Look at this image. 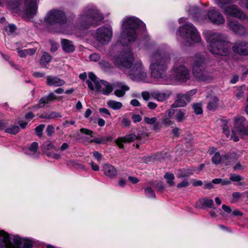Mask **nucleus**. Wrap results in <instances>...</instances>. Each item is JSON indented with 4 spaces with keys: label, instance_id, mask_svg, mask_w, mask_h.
Here are the masks:
<instances>
[{
    "label": "nucleus",
    "instance_id": "30",
    "mask_svg": "<svg viewBox=\"0 0 248 248\" xmlns=\"http://www.w3.org/2000/svg\"><path fill=\"white\" fill-rule=\"evenodd\" d=\"M186 110L184 109L177 110L175 111L174 118L177 122L180 123L186 119Z\"/></svg>",
    "mask_w": 248,
    "mask_h": 248
},
{
    "label": "nucleus",
    "instance_id": "61",
    "mask_svg": "<svg viewBox=\"0 0 248 248\" xmlns=\"http://www.w3.org/2000/svg\"><path fill=\"white\" fill-rule=\"evenodd\" d=\"M142 96L145 100H148L150 98V94L147 92H143L142 93Z\"/></svg>",
    "mask_w": 248,
    "mask_h": 248
},
{
    "label": "nucleus",
    "instance_id": "33",
    "mask_svg": "<svg viewBox=\"0 0 248 248\" xmlns=\"http://www.w3.org/2000/svg\"><path fill=\"white\" fill-rule=\"evenodd\" d=\"M192 174V173L189 170H179L178 171L177 176V178H181L183 177H188Z\"/></svg>",
    "mask_w": 248,
    "mask_h": 248
},
{
    "label": "nucleus",
    "instance_id": "17",
    "mask_svg": "<svg viewBox=\"0 0 248 248\" xmlns=\"http://www.w3.org/2000/svg\"><path fill=\"white\" fill-rule=\"evenodd\" d=\"M228 26L236 34L243 35L246 33V28L240 25L236 20H229Z\"/></svg>",
    "mask_w": 248,
    "mask_h": 248
},
{
    "label": "nucleus",
    "instance_id": "11",
    "mask_svg": "<svg viewBox=\"0 0 248 248\" xmlns=\"http://www.w3.org/2000/svg\"><path fill=\"white\" fill-rule=\"evenodd\" d=\"M48 24L55 23L64 24L67 22L65 13L61 10L54 9L49 11L45 19Z\"/></svg>",
    "mask_w": 248,
    "mask_h": 248
},
{
    "label": "nucleus",
    "instance_id": "19",
    "mask_svg": "<svg viewBox=\"0 0 248 248\" xmlns=\"http://www.w3.org/2000/svg\"><path fill=\"white\" fill-rule=\"evenodd\" d=\"M115 87L117 89L114 91V93L116 96L119 97L124 96L126 92L129 91L130 89L127 85L123 82H117L115 85Z\"/></svg>",
    "mask_w": 248,
    "mask_h": 248
},
{
    "label": "nucleus",
    "instance_id": "57",
    "mask_svg": "<svg viewBox=\"0 0 248 248\" xmlns=\"http://www.w3.org/2000/svg\"><path fill=\"white\" fill-rule=\"evenodd\" d=\"M239 4L241 7H244L248 10V0H242Z\"/></svg>",
    "mask_w": 248,
    "mask_h": 248
},
{
    "label": "nucleus",
    "instance_id": "22",
    "mask_svg": "<svg viewBox=\"0 0 248 248\" xmlns=\"http://www.w3.org/2000/svg\"><path fill=\"white\" fill-rule=\"evenodd\" d=\"M46 83L49 86L56 87L61 86L65 84L64 80L56 77L48 76L46 78Z\"/></svg>",
    "mask_w": 248,
    "mask_h": 248
},
{
    "label": "nucleus",
    "instance_id": "53",
    "mask_svg": "<svg viewBox=\"0 0 248 248\" xmlns=\"http://www.w3.org/2000/svg\"><path fill=\"white\" fill-rule=\"evenodd\" d=\"M141 119V117L140 115L135 114L132 116V120L134 123L140 122Z\"/></svg>",
    "mask_w": 248,
    "mask_h": 248
},
{
    "label": "nucleus",
    "instance_id": "56",
    "mask_svg": "<svg viewBox=\"0 0 248 248\" xmlns=\"http://www.w3.org/2000/svg\"><path fill=\"white\" fill-rule=\"evenodd\" d=\"M222 208L225 212H226L227 213L230 214L232 212V210L231 209V208L229 206L225 204H223L222 205Z\"/></svg>",
    "mask_w": 248,
    "mask_h": 248
},
{
    "label": "nucleus",
    "instance_id": "14",
    "mask_svg": "<svg viewBox=\"0 0 248 248\" xmlns=\"http://www.w3.org/2000/svg\"><path fill=\"white\" fill-rule=\"evenodd\" d=\"M197 93V90H191L185 94L179 93L177 94V98L175 102L172 105L174 108L184 107L187 103L191 100V96Z\"/></svg>",
    "mask_w": 248,
    "mask_h": 248
},
{
    "label": "nucleus",
    "instance_id": "12",
    "mask_svg": "<svg viewBox=\"0 0 248 248\" xmlns=\"http://www.w3.org/2000/svg\"><path fill=\"white\" fill-rule=\"evenodd\" d=\"M112 36V29L110 26H103L96 31L94 37L97 41L102 45L108 43Z\"/></svg>",
    "mask_w": 248,
    "mask_h": 248
},
{
    "label": "nucleus",
    "instance_id": "59",
    "mask_svg": "<svg viewBox=\"0 0 248 248\" xmlns=\"http://www.w3.org/2000/svg\"><path fill=\"white\" fill-rule=\"evenodd\" d=\"M130 104L134 107H138L140 106V103L137 99H132L130 101Z\"/></svg>",
    "mask_w": 248,
    "mask_h": 248
},
{
    "label": "nucleus",
    "instance_id": "38",
    "mask_svg": "<svg viewBox=\"0 0 248 248\" xmlns=\"http://www.w3.org/2000/svg\"><path fill=\"white\" fill-rule=\"evenodd\" d=\"M193 108L196 114H201L202 113V106L201 103L194 104L193 105Z\"/></svg>",
    "mask_w": 248,
    "mask_h": 248
},
{
    "label": "nucleus",
    "instance_id": "26",
    "mask_svg": "<svg viewBox=\"0 0 248 248\" xmlns=\"http://www.w3.org/2000/svg\"><path fill=\"white\" fill-rule=\"evenodd\" d=\"M216 151V148H211L209 149L208 152L210 155L214 154L212 158V162L215 164H218L221 161V157L220 154L218 152H217Z\"/></svg>",
    "mask_w": 248,
    "mask_h": 248
},
{
    "label": "nucleus",
    "instance_id": "4",
    "mask_svg": "<svg viewBox=\"0 0 248 248\" xmlns=\"http://www.w3.org/2000/svg\"><path fill=\"white\" fill-rule=\"evenodd\" d=\"M140 27L145 29V24L138 18L134 16L125 17L122 24L121 41L124 45L134 41L137 36L136 30Z\"/></svg>",
    "mask_w": 248,
    "mask_h": 248
},
{
    "label": "nucleus",
    "instance_id": "9",
    "mask_svg": "<svg viewBox=\"0 0 248 248\" xmlns=\"http://www.w3.org/2000/svg\"><path fill=\"white\" fill-rule=\"evenodd\" d=\"M204 59L201 56H196L192 67L193 74L200 81H205L210 78L209 73L203 66Z\"/></svg>",
    "mask_w": 248,
    "mask_h": 248
},
{
    "label": "nucleus",
    "instance_id": "63",
    "mask_svg": "<svg viewBox=\"0 0 248 248\" xmlns=\"http://www.w3.org/2000/svg\"><path fill=\"white\" fill-rule=\"evenodd\" d=\"M223 133L225 134V135L227 137H229L230 136V131L228 129V126H226V125H225L223 127Z\"/></svg>",
    "mask_w": 248,
    "mask_h": 248
},
{
    "label": "nucleus",
    "instance_id": "20",
    "mask_svg": "<svg viewBox=\"0 0 248 248\" xmlns=\"http://www.w3.org/2000/svg\"><path fill=\"white\" fill-rule=\"evenodd\" d=\"M103 171L104 174L110 178H115L117 176V171L112 165L109 164H105L103 166Z\"/></svg>",
    "mask_w": 248,
    "mask_h": 248
},
{
    "label": "nucleus",
    "instance_id": "62",
    "mask_svg": "<svg viewBox=\"0 0 248 248\" xmlns=\"http://www.w3.org/2000/svg\"><path fill=\"white\" fill-rule=\"evenodd\" d=\"M69 148V145L67 143H63L60 148L61 151H64Z\"/></svg>",
    "mask_w": 248,
    "mask_h": 248
},
{
    "label": "nucleus",
    "instance_id": "46",
    "mask_svg": "<svg viewBox=\"0 0 248 248\" xmlns=\"http://www.w3.org/2000/svg\"><path fill=\"white\" fill-rule=\"evenodd\" d=\"M47 134L49 136H51L54 133V127L51 125H48L46 129Z\"/></svg>",
    "mask_w": 248,
    "mask_h": 248
},
{
    "label": "nucleus",
    "instance_id": "42",
    "mask_svg": "<svg viewBox=\"0 0 248 248\" xmlns=\"http://www.w3.org/2000/svg\"><path fill=\"white\" fill-rule=\"evenodd\" d=\"M145 192L148 198H155V194L151 188H147L145 189Z\"/></svg>",
    "mask_w": 248,
    "mask_h": 248
},
{
    "label": "nucleus",
    "instance_id": "36",
    "mask_svg": "<svg viewBox=\"0 0 248 248\" xmlns=\"http://www.w3.org/2000/svg\"><path fill=\"white\" fill-rule=\"evenodd\" d=\"M170 94L167 93H158L155 95L156 99L160 101L163 102L169 98Z\"/></svg>",
    "mask_w": 248,
    "mask_h": 248
},
{
    "label": "nucleus",
    "instance_id": "16",
    "mask_svg": "<svg viewBox=\"0 0 248 248\" xmlns=\"http://www.w3.org/2000/svg\"><path fill=\"white\" fill-rule=\"evenodd\" d=\"M204 19H208L211 22L217 25L223 24L225 22V18L222 14L215 8H212L208 12L207 17H205Z\"/></svg>",
    "mask_w": 248,
    "mask_h": 248
},
{
    "label": "nucleus",
    "instance_id": "10",
    "mask_svg": "<svg viewBox=\"0 0 248 248\" xmlns=\"http://www.w3.org/2000/svg\"><path fill=\"white\" fill-rule=\"evenodd\" d=\"M228 2H221L218 1L217 5L223 10L224 13L228 16L235 17L243 20L247 18L246 15L237 5H227Z\"/></svg>",
    "mask_w": 248,
    "mask_h": 248
},
{
    "label": "nucleus",
    "instance_id": "1",
    "mask_svg": "<svg viewBox=\"0 0 248 248\" xmlns=\"http://www.w3.org/2000/svg\"><path fill=\"white\" fill-rule=\"evenodd\" d=\"M170 54L168 53L156 52L151 58L150 69L152 77L159 80L161 83L169 84L171 80L176 79L185 82L190 78L189 70L184 65L182 59L176 60L171 70V77H167L165 72L170 62Z\"/></svg>",
    "mask_w": 248,
    "mask_h": 248
},
{
    "label": "nucleus",
    "instance_id": "51",
    "mask_svg": "<svg viewBox=\"0 0 248 248\" xmlns=\"http://www.w3.org/2000/svg\"><path fill=\"white\" fill-rule=\"evenodd\" d=\"M100 59V56L97 54H93L90 55V59L91 61L96 62L98 61Z\"/></svg>",
    "mask_w": 248,
    "mask_h": 248
},
{
    "label": "nucleus",
    "instance_id": "7",
    "mask_svg": "<svg viewBox=\"0 0 248 248\" xmlns=\"http://www.w3.org/2000/svg\"><path fill=\"white\" fill-rule=\"evenodd\" d=\"M23 240L18 236L11 238L9 234L0 230V248H22Z\"/></svg>",
    "mask_w": 248,
    "mask_h": 248
},
{
    "label": "nucleus",
    "instance_id": "39",
    "mask_svg": "<svg viewBox=\"0 0 248 248\" xmlns=\"http://www.w3.org/2000/svg\"><path fill=\"white\" fill-rule=\"evenodd\" d=\"M33 246V243L31 240L23 239L22 242V248H31Z\"/></svg>",
    "mask_w": 248,
    "mask_h": 248
},
{
    "label": "nucleus",
    "instance_id": "32",
    "mask_svg": "<svg viewBox=\"0 0 248 248\" xmlns=\"http://www.w3.org/2000/svg\"><path fill=\"white\" fill-rule=\"evenodd\" d=\"M107 105L109 108L114 110L119 109L123 107V104L120 102L111 100L108 101Z\"/></svg>",
    "mask_w": 248,
    "mask_h": 248
},
{
    "label": "nucleus",
    "instance_id": "43",
    "mask_svg": "<svg viewBox=\"0 0 248 248\" xmlns=\"http://www.w3.org/2000/svg\"><path fill=\"white\" fill-rule=\"evenodd\" d=\"M45 125L44 124H40L35 128V131L39 137H41L43 129Z\"/></svg>",
    "mask_w": 248,
    "mask_h": 248
},
{
    "label": "nucleus",
    "instance_id": "60",
    "mask_svg": "<svg viewBox=\"0 0 248 248\" xmlns=\"http://www.w3.org/2000/svg\"><path fill=\"white\" fill-rule=\"evenodd\" d=\"M128 180L133 184H136L140 181L138 178L132 176H129Z\"/></svg>",
    "mask_w": 248,
    "mask_h": 248
},
{
    "label": "nucleus",
    "instance_id": "31",
    "mask_svg": "<svg viewBox=\"0 0 248 248\" xmlns=\"http://www.w3.org/2000/svg\"><path fill=\"white\" fill-rule=\"evenodd\" d=\"M51 59V56L47 52H44L42 56L40 63L42 67H45L49 63Z\"/></svg>",
    "mask_w": 248,
    "mask_h": 248
},
{
    "label": "nucleus",
    "instance_id": "8",
    "mask_svg": "<svg viewBox=\"0 0 248 248\" xmlns=\"http://www.w3.org/2000/svg\"><path fill=\"white\" fill-rule=\"evenodd\" d=\"M182 38L189 45L198 43L201 41V37L196 28L190 23L186 24L180 31Z\"/></svg>",
    "mask_w": 248,
    "mask_h": 248
},
{
    "label": "nucleus",
    "instance_id": "64",
    "mask_svg": "<svg viewBox=\"0 0 248 248\" xmlns=\"http://www.w3.org/2000/svg\"><path fill=\"white\" fill-rule=\"evenodd\" d=\"M148 107L151 109H154L156 108L157 105L154 102H150L148 104Z\"/></svg>",
    "mask_w": 248,
    "mask_h": 248
},
{
    "label": "nucleus",
    "instance_id": "49",
    "mask_svg": "<svg viewBox=\"0 0 248 248\" xmlns=\"http://www.w3.org/2000/svg\"><path fill=\"white\" fill-rule=\"evenodd\" d=\"M244 92L241 88L238 89L235 93V96L238 99L242 98L244 96Z\"/></svg>",
    "mask_w": 248,
    "mask_h": 248
},
{
    "label": "nucleus",
    "instance_id": "25",
    "mask_svg": "<svg viewBox=\"0 0 248 248\" xmlns=\"http://www.w3.org/2000/svg\"><path fill=\"white\" fill-rule=\"evenodd\" d=\"M37 48L34 47L33 48L25 49L23 50L17 49V52L20 57H26L27 56H32L35 54Z\"/></svg>",
    "mask_w": 248,
    "mask_h": 248
},
{
    "label": "nucleus",
    "instance_id": "48",
    "mask_svg": "<svg viewBox=\"0 0 248 248\" xmlns=\"http://www.w3.org/2000/svg\"><path fill=\"white\" fill-rule=\"evenodd\" d=\"M60 115L55 112H52L50 113L47 116H45L44 117L46 119H53L57 117H60Z\"/></svg>",
    "mask_w": 248,
    "mask_h": 248
},
{
    "label": "nucleus",
    "instance_id": "24",
    "mask_svg": "<svg viewBox=\"0 0 248 248\" xmlns=\"http://www.w3.org/2000/svg\"><path fill=\"white\" fill-rule=\"evenodd\" d=\"M213 204V201L211 199H201L196 203L195 206L198 208H204L206 207H211Z\"/></svg>",
    "mask_w": 248,
    "mask_h": 248
},
{
    "label": "nucleus",
    "instance_id": "15",
    "mask_svg": "<svg viewBox=\"0 0 248 248\" xmlns=\"http://www.w3.org/2000/svg\"><path fill=\"white\" fill-rule=\"evenodd\" d=\"M37 3L35 0H25L23 10L24 17L29 19L34 16L37 11Z\"/></svg>",
    "mask_w": 248,
    "mask_h": 248
},
{
    "label": "nucleus",
    "instance_id": "44",
    "mask_svg": "<svg viewBox=\"0 0 248 248\" xmlns=\"http://www.w3.org/2000/svg\"><path fill=\"white\" fill-rule=\"evenodd\" d=\"M200 12V9L197 7H193L191 9H190L189 13L191 15H193V18L195 19V18L197 17V14H198Z\"/></svg>",
    "mask_w": 248,
    "mask_h": 248
},
{
    "label": "nucleus",
    "instance_id": "23",
    "mask_svg": "<svg viewBox=\"0 0 248 248\" xmlns=\"http://www.w3.org/2000/svg\"><path fill=\"white\" fill-rule=\"evenodd\" d=\"M38 144L36 142H33L28 148H26L24 150L25 154L33 155L34 156H37L39 155L38 152Z\"/></svg>",
    "mask_w": 248,
    "mask_h": 248
},
{
    "label": "nucleus",
    "instance_id": "50",
    "mask_svg": "<svg viewBox=\"0 0 248 248\" xmlns=\"http://www.w3.org/2000/svg\"><path fill=\"white\" fill-rule=\"evenodd\" d=\"M5 30L8 31L10 33H13L16 30V27L15 25L10 24L8 26L5 27Z\"/></svg>",
    "mask_w": 248,
    "mask_h": 248
},
{
    "label": "nucleus",
    "instance_id": "58",
    "mask_svg": "<svg viewBox=\"0 0 248 248\" xmlns=\"http://www.w3.org/2000/svg\"><path fill=\"white\" fill-rule=\"evenodd\" d=\"M59 44L57 43H52L51 44V51L52 52H55L57 50L59 47Z\"/></svg>",
    "mask_w": 248,
    "mask_h": 248
},
{
    "label": "nucleus",
    "instance_id": "34",
    "mask_svg": "<svg viewBox=\"0 0 248 248\" xmlns=\"http://www.w3.org/2000/svg\"><path fill=\"white\" fill-rule=\"evenodd\" d=\"M164 178L167 180V183L170 186H173L174 185V182L173 181L174 179V176L173 174L170 172H167L164 175Z\"/></svg>",
    "mask_w": 248,
    "mask_h": 248
},
{
    "label": "nucleus",
    "instance_id": "41",
    "mask_svg": "<svg viewBox=\"0 0 248 248\" xmlns=\"http://www.w3.org/2000/svg\"><path fill=\"white\" fill-rule=\"evenodd\" d=\"M230 180L234 182H239L243 180V178L239 175L232 174L230 176Z\"/></svg>",
    "mask_w": 248,
    "mask_h": 248
},
{
    "label": "nucleus",
    "instance_id": "54",
    "mask_svg": "<svg viewBox=\"0 0 248 248\" xmlns=\"http://www.w3.org/2000/svg\"><path fill=\"white\" fill-rule=\"evenodd\" d=\"M245 168L244 166L241 165L240 163H238L234 167L233 169L234 170H244Z\"/></svg>",
    "mask_w": 248,
    "mask_h": 248
},
{
    "label": "nucleus",
    "instance_id": "29",
    "mask_svg": "<svg viewBox=\"0 0 248 248\" xmlns=\"http://www.w3.org/2000/svg\"><path fill=\"white\" fill-rule=\"evenodd\" d=\"M143 120L146 124L150 125L154 124L153 127V130H157L160 128L159 124H156L157 122V118L156 117L149 118L148 117H145Z\"/></svg>",
    "mask_w": 248,
    "mask_h": 248
},
{
    "label": "nucleus",
    "instance_id": "37",
    "mask_svg": "<svg viewBox=\"0 0 248 248\" xmlns=\"http://www.w3.org/2000/svg\"><path fill=\"white\" fill-rule=\"evenodd\" d=\"M43 148L44 150H51L54 149L55 151L57 150V148L55 147L52 143L49 141L45 142L43 145Z\"/></svg>",
    "mask_w": 248,
    "mask_h": 248
},
{
    "label": "nucleus",
    "instance_id": "52",
    "mask_svg": "<svg viewBox=\"0 0 248 248\" xmlns=\"http://www.w3.org/2000/svg\"><path fill=\"white\" fill-rule=\"evenodd\" d=\"M122 124L124 126L127 127L130 125V122L128 118L124 117L122 121Z\"/></svg>",
    "mask_w": 248,
    "mask_h": 248
},
{
    "label": "nucleus",
    "instance_id": "27",
    "mask_svg": "<svg viewBox=\"0 0 248 248\" xmlns=\"http://www.w3.org/2000/svg\"><path fill=\"white\" fill-rule=\"evenodd\" d=\"M218 99L216 96L211 97L207 105V109L211 111L216 110L218 106Z\"/></svg>",
    "mask_w": 248,
    "mask_h": 248
},
{
    "label": "nucleus",
    "instance_id": "2",
    "mask_svg": "<svg viewBox=\"0 0 248 248\" xmlns=\"http://www.w3.org/2000/svg\"><path fill=\"white\" fill-rule=\"evenodd\" d=\"M203 35L208 43L210 51L215 55H227L232 47L233 52L243 56L248 55V42L243 40L235 42L232 46L226 41L222 34L210 31H204Z\"/></svg>",
    "mask_w": 248,
    "mask_h": 248
},
{
    "label": "nucleus",
    "instance_id": "40",
    "mask_svg": "<svg viewBox=\"0 0 248 248\" xmlns=\"http://www.w3.org/2000/svg\"><path fill=\"white\" fill-rule=\"evenodd\" d=\"M80 131L82 134H84L88 136H90V138L93 137V131L87 128H82L80 129Z\"/></svg>",
    "mask_w": 248,
    "mask_h": 248
},
{
    "label": "nucleus",
    "instance_id": "21",
    "mask_svg": "<svg viewBox=\"0 0 248 248\" xmlns=\"http://www.w3.org/2000/svg\"><path fill=\"white\" fill-rule=\"evenodd\" d=\"M61 45L62 50L66 53H72L75 51V46L71 41L62 39L61 40Z\"/></svg>",
    "mask_w": 248,
    "mask_h": 248
},
{
    "label": "nucleus",
    "instance_id": "55",
    "mask_svg": "<svg viewBox=\"0 0 248 248\" xmlns=\"http://www.w3.org/2000/svg\"><path fill=\"white\" fill-rule=\"evenodd\" d=\"M93 155L95 159H97L98 161H100L101 160L102 155L99 152L95 151L93 153Z\"/></svg>",
    "mask_w": 248,
    "mask_h": 248
},
{
    "label": "nucleus",
    "instance_id": "45",
    "mask_svg": "<svg viewBox=\"0 0 248 248\" xmlns=\"http://www.w3.org/2000/svg\"><path fill=\"white\" fill-rule=\"evenodd\" d=\"M189 183L187 179L183 180L181 183L177 184V187L178 188H182L183 187H186L189 186Z\"/></svg>",
    "mask_w": 248,
    "mask_h": 248
},
{
    "label": "nucleus",
    "instance_id": "6",
    "mask_svg": "<svg viewBox=\"0 0 248 248\" xmlns=\"http://www.w3.org/2000/svg\"><path fill=\"white\" fill-rule=\"evenodd\" d=\"M86 83L91 90L106 95L110 94L114 88L111 84L106 81L98 80L96 77L92 73L89 74V79Z\"/></svg>",
    "mask_w": 248,
    "mask_h": 248
},
{
    "label": "nucleus",
    "instance_id": "47",
    "mask_svg": "<svg viewBox=\"0 0 248 248\" xmlns=\"http://www.w3.org/2000/svg\"><path fill=\"white\" fill-rule=\"evenodd\" d=\"M49 102V98L47 97L42 98L39 103V107L41 108L45 106L46 104H47Z\"/></svg>",
    "mask_w": 248,
    "mask_h": 248
},
{
    "label": "nucleus",
    "instance_id": "28",
    "mask_svg": "<svg viewBox=\"0 0 248 248\" xmlns=\"http://www.w3.org/2000/svg\"><path fill=\"white\" fill-rule=\"evenodd\" d=\"M112 139L111 137H108L107 138L101 137L100 138H94L91 139L90 137H87L86 138V141L92 143L94 142L97 144L105 143L106 141H110Z\"/></svg>",
    "mask_w": 248,
    "mask_h": 248
},
{
    "label": "nucleus",
    "instance_id": "13",
    "mask_svg": "<svg viewBox=\"0 0 248 248\" xmlns=\"http://www.w3.org/2000/svg\"><path fill=\"white\" fill-rule=\"evenodd\" d=\"M246 119L245 117L238 116L235 119L234 128L232 130V134L231 136V139L236 142L239 140L236 135H243L247 131V128H244Z\"/></svg>",
    "mask_w": 248,
    "mask_h": 248
},
{
    "label": "nucleus",
    "instance_id": "5",
    "mask_svg": "<svg viewBox=\"0 0 248 248\" xmlns=\"http://www.w3.org/2000/svg\"><path fill=\"white\" fill-rule=\"evenodd\" d=\"M103 19V16L95 7H87L78 19L80 29L88 28L91 25L95 26Z\"/></svg>",
    "mask_w": 248,
    "mask_h": 248
},
{
    "label": "nucleus",
    "instance_id": "35",
    "mask_svg": "<svg viewBox=\"0 0 248 248\" xmlns=\"http://www.w3.org/2000/svg\"><path fill=\"white\" fill-rule=\"evenodd\" d=\"M19 127L17 125H11L5 129V132L12 134H16L19 132Z\"/></svg>",
    "mask_w": 248,
    "mask_h": 248
},
{
    "label": "nucleus",
    "instance_id": "3",
    "mask_svg": "<svg viewBox=\"0 0 248 248\" xmlns=\"http://www.w3.org/2000/svg\"><path fill=\"white\" fill-rule=\"evenodd\" d=\"M113 63L121 69H126L130 78L135 81L148 82L147 75L140 60L134 61L133 54L130 51L123 52L118 56H113Z\"/></svg>",
    "mask_w": 248,
    "mask_h": 248
},
{
    "label": "nucleus",
    "instance_id": "18",
    "mask_svg": "<svg viewBox=\"0 0 248 248\" xmlns=\"http://www.w3.org/2000/svg\"><path fill=\"white\" fill-rule=\"evenodd\" d=\"M139 135L136 136L134 134L127 135L124 137L120 138L116 140L115 142L120 148L124 147L123 144L133 141L136 139H140Z\"/></svg>",
    "mask_w": 248,
    "mask_h": 248
}]
</instances>
